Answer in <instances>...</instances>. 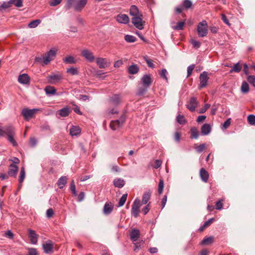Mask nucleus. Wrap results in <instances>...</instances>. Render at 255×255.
<instances>
[{
  "mask_svg": "<svg viewBox=\"0 0 255 255\" xmlns=\"http://www.w3.org/2000/svg\"><path fill=\"white\" fill-rule=\"evenodd\" d=\"M88 0H66L65 7L69 9L73 7L76 11H81L86 5Z\"/></svg>",
  "mask_w": 255,
  "mask_h": 255,
  "instance_id": "f257e3e1",
  "label": "nucleus"
},
{
  "mask_svg": "<svg viewBox=\"0 0 255 255\" xmlns=\"http://www.w3.org/2000/svg\"><path fill=\"white\" fill-rule=\"evenodd\" d=\"M57 49L52 48L41 57L36 58L37 61H42L44 65H46L55 57Z\"/></svg>",
  "mask_w": 255,
  "mask_h": 255,
  "instance_id": "f03ea898",
  "label": "nucleus"
},
{
  "mask_svg": "<svg viewBox=\"0 0 255 255\" xmlns=\"http://www.w3.org/2000/svg\"><path fill=\"white\" fill-rule=\"evenodd\" d=\"M207 23L206 20H202L197 26V32L200 37H204L207 34Z\"/></svg>",
  "mask_w": 255,
  "mask_h": 255,
  "instance_id": "7ed1b4c3",
  "label": "nucleus"
},
{
  "mask_svg": "<svg viewBox=\"0 0 255 255\" xmlns=\"http://www.w3.org/2000/svg\"><path fill=\"white\" fill-rule=\"evenodd\" d=\"M141 205L140 200L138 198H136L133 203L131 208V214L135 218L138 216Z\"/></svg>",
  "mask_w": 255,
  "mask_h": 255,
  "instance_id": "20e7f679",
  "label": "nucleus"
},
{
  "mask_svg": "<svg viewBox=\"0 0 255 255\" xmlns=\"http://www.w3.org/2000/svg\"><path fill=\"white\" fill-rule=\"evenodd\" d=\"M126 120L125 116H122L119 120L113 121L111 122L110 127L111 128L115 130L118 128L122 126Z\"/></svg>",
  "mask_w": 255,
  "mask_h": 255,
  "instance_id": "39448f33",
  "label": "nucleus"
},
{
  "mask_svg": "<svg viewBox=\"0 0 255 255\" xmlns=\"http://www.w3.org/2000/svg\"><path fill=\"white\" fill-rule=\"evenodd\" d=\"M96 62L99 67L101 69L106 68L109 67L111 65L110 60L107 58L97 57L96 59Z\"/></svg>",
  "mask_w": 255,
  "mask_h": 255,
  "instance_id": "423d86ee",
  "label": "nucleus"
},
{
  "mask_svg": "<svg viewBox=\"0 0 255 255\" xmlns=\"http://www.w3.org/2000/svg\"><path fill=\"white\" fill-rule=\"evenodd\" d=\"M209 80V77L208 76V72L206 71H203L202 73L200 74L199 76V88L202 89L205 87L208 84V80Z\"/></svg>",
  "mask_w": 255,
  "mask_h": 255,
  "instance_id": "0eeeda50",
  "label": "nucleus"
},
{
  "mask_svg": "<svg viewBox=\"0 0 255 255\" xmlns=\"http://www.w3.org/2000/svg\"><path fill=\"white\" fill-rule=\"evenodd\" d=\"M141 15L133 17L131 19V21L135 27L139 30L143 28L144 22L142 20Z\"/></svg>",
  "mask_w": 255,
  "mask_h": 255,
  "instance_id": "6e6552de",
  "label": "nucleus"
},
{
  "mask_svg": "<svg viewBox=\"0 0 255 255\" xmlns=\"http://www.w3.org/2000/svg\"><path fill=\"white\" fill-rule=\"evenodd\" d=\"M8 133L6 135L7 136V139L9 142H10L13 146H16L17 145V143L16 141L14 139V136L15 134V128H10L8 129Z\"/></svg>",
  "mask_w": 255,
  "mask_h": 255,
  "instance_id": "1a4fd4ad",
  "label": "nucleus"
},
{
  "mask_svg": "<svg viewBox=\"0 0 255 255\" xmlns=\"http://www.w3.org/2000/svg\"><path fill=\"white\" fill-rule=\"evenodd\" d=\"M81 55L89 62H93L95 57L93 53L88 49H84L81 52Z\"/></svg>",
  "mask_w": 255,
  "mask_h": 255,
  "instance_id": "9d476101",
  "label": "nucleus"
},
{
  "mask_svg": "<svg viewBox=\"0 0 255 255\" xmlns=\"http://www.w3.org/2000/svg\"><path fill=\"white\" fill-rule=\"evenodd\" d=\"M140 81L142 86H145L146 87L149 88L152 82L151 75L149 74L144 75L141 77Z\"/></svg>",
  "mask_w": 255,
  "mask_h": 255,
  "instance_id": "9b49d317",
  "label": "nucleus"
},
{
  "mask_svg": "<svg viewBox=\"0 0 255 255\" xmlns=\"http://www.w3.org/2000/svg\"><path fill=\"white\" fill-rule=\"evenodd\" d=\"M54 244L53 242L48 240L42 245V248L45 254H50L53 252Z\"/></svg>",
  "mask_w": 255,
  "mask_h": 255,
  "instance_id": "f8f14e48",
  "label": "nucleus"
},
{
  "mask_svg": "<svg viewBox=\"0 0 255 255\" xmlns=\"http://www.w3.org/2000/svg\"><path fill=\"white\" fill-rule=\"evenodd\" d=\"M198 102L195 97H191L188 104L186 105L187 108L191 112L195 111L198 105Z\"/></svg>",
  "mask_w": 255,
  "mask_h": 255,
  "instance_id": "ddd939ff",
  "label": "nucleus"
},
{
  "mask_svg": "<svg viewBox=\"0 0 255 255\" xmlns=\"http://www.w3.org/2000/svg\"><path fill=\"white\" fill-rule=\"evenodd\" d=\"M116 20L120 23L127 24L129 21V18L126 14H119L116 17Z\"/></svg>",
  "mask_w": 255,
  "mask_h": 255,
  "instance_id": "4468645a",
  "label": "nucleus"
},
{
  "mask_svg": "<svg viewBox=\"0 0 255 255\" xmlns=\"http://www.w3.org/2000/svg\"><path fill=\"white\" fill-rule=\"evenodd\" d=\"M18 170L17 165L14 164H11L9 166L8 174L9 176L15 177Z\"/></svg>",
  "mask_w": 255,
  "mask_h": 255,
  "instance_id": "2eb2a0df",
  "label": "nucleus"
},
{
  "mask_svg": "<svg viewBox=\"0 0 255 255\" xmlns=\"http://www.w3.org/2000/svg\"><path fill=\"white\" fill-rule=\"evenodd\" d=\"M62 78V76L61 74H56L49 75L47 79L50 83L54 84L61 80Z\"/></svg>",
  "mask_w": 255,
  "mask_h": 255,
  "instance_id": "dca6fc26",
  "label": "nucleus"
},
{
  "mask_svg": "<svg viewBox=\"0 0 255 255\" xmlns=\"http://www.w3.org/2000/svg\"><path fill=\"white\" fill-rule=\"evenodd\" d=\"M29 77L27 74L24 73L20 75L18 78V81L23 85H26L29 83Z\"/></svg>",
  "mask_w": 255,
  "mask_h": 255,
  "instance_id": "f3484780",
  "label": "nucleus"
},
{
  "mask_svg": "<svg viewBox=\"0 0 255 255\" xmlns=\"http://www.w3.org/2000/svg\"><path fill=\"white\" fill-rule=\"evenodd\" d=\"M28 231L31 243L33 245L36 244L37 243L38 236L35 231L31 229H28Z\"/></svg>",
  "mask_w": 255,
  "mask_h": 255,
  "instance_id": "a211bd4d",
  "label": "nucleus"
},
{
  "mask_svg": "<svg viewBox=\"0 0 255 255\" xmlns=\"http://www.w3.org/2000/svg\"><path fill=\"white\" fill-rule=\"evenodd\" d=\"M44 91L47 95L48 96H51L53 95H60V94L56 93V89L52 86H47L44 89Z\"/></svg>",
  "mask_w": 255,
  "mask_h": 255,
  "instance_id": "6ab92c4d",
  "label": "nucleus"
},
{
  "mask_svg": "<svg viewBox=\"0 0 255 255\" xmlns=\"http://www.w3.org/2000/svg\"><path fill=\"white\" fill-rule=\"evenodd\" d=\"M21 114L26 120H28L30 118H32L34 115L31 109H28L27 108H24L22 110Z\"/></svg>",
  "mask_w": 255,
  "mask_h": 255,
  "instance_id": "aec40b11",
  "label": "nucleus"
},
{
  "mask_svg": "<svg viewBox=\"0 0 255 255\" xmlns=\"http://www.w3.org/2000/svg\"><path fill=\"white\" fill-rule=\"evenodd\" d=\"M211 131V127L209 124H205L201 128V134L203 135L209 134Z\"/></svg>",
  "mask_w": 255,
  "mask_h": 255,
  "instance_id": "412c9836",
  "label": "nucleus"
},
{
  "mask_svg": "<svg viewBox=\"0 0 255 255\" xmlns=\"http://www.w3.org/2000/svg\"><path fill=\"white\" fill-rule=\"evenodd\" d=\"M68 178L65 176H61L57 181V185L60 189H62L67 184Z\"/></svg>",
  "mask_w": 255,
  "mask_h": 255,
  "instance_id": "4be33fe9",
  "label": "nucleus"
},
{
  "mask_svg": "<svg viewBox=\"0 0 255 255\" xmlns=\"http://www.w3.org/2000/svg\"><path fill=\"white\" fill-rule=\"evenodd\" d=\"M130 239L133 242L137 241L139 237V231L137 229H133L131 231L130 234Z\"/></svg>",
  "mask_w": 255,
  "mask_h": 255,
  "instance_id": "5701e85b",
  "label": "nucleus"
},
{
  "mask_svg": "<svg viewBox=\"0 0 255 255\" xmlns=\"http://www.w3.org/2000/svg\"><path fill=\"white\" fill-rule=\"evenodd\" d=\"M81 128L78 126H72L70 129V134L72 136H77L81 133Z\"/></svg>",
  "mask_w": 255,
  "mask_h": 255,
  "instance_id": "b1692460",
  "label": "nucleus"
},
{
  "mask_svg": "<svg viewBox=\"0 0 255 255\" xmlns=\"http://www.w3.org/2000/svg\"><path fill=\"white\" fill-rule=\"evenodd\" d=\"M114 208L113 205L110 203H106L104 206L103 212L106 215L110 214L113 211Z\"/></svg>",
  "mask_w": 255,
  "mask_h": 255,
  "instance_id": "393cba45",
  "label": "nucleus"
},
{
  "mask_svg": "<svg viewBox=\"0 0 255 255\" xmlns=\"http://www.w3.org/2000/svg\"><path fill=\"white\" fill-rule=\"evenodd\" d=\"M200 176L202 180L204 182H207L209 179V174L208 172L203 168L200 171Z\"/></svg>",
  "mask_w": 255,
  "mask_h": 255,
  "instance_id": "a878e982",
  "label": "nucleus"
},
{
  "mask_svg": "<svg viewBox=\"0 0 255 255\" xmlns=\"http://www.w3.org/2000/svg\"><path fill=\"white\" fill-rule=\"evenodd\" d=\"M14 127L11 125H8L5 127L0 126V137H3L6 135L8 133V129L11 128H13Z\"/></svg>",
  "mask_w": 255,
  "mask_h": 255,
  "instance_id": "bb28decb",
  "label": "nucleus"
},
{
  "mask_svg": "<svg viewBox=\"0 0 255 255\" xmlns=\"http://www.w3.org/2000/svg\"><path fill=\"white\" fill-rule=\"evenodd\" d=\"M129 13L133 17L140 15L141 14L139 13L138 8L135 5H132L129 9Z\"/></svg>",
  "mask_w": 255,
  "mask_h": 255,
  "instance_id": "cd10ccee",
  "label": "nucleus"
},
{
  "mask_svg": "<svg viewBox=\"0 0 255 255\" xmlns=\"http://www.w3.org/2000/svg\"><path fill=\"white\" fill-rule=\"evenodd\" d=\"M114 185L116 187L122 188L125 184V181L121 178H116L114 180Z\"/></svg>",
  "mask_w": 255,
  "mask_h": 255,
  "instance_id": "c85d7f7f",
  "label": "nucleus"
},
{
  "mask_svg": "<svg viewBox=\"0 0 255 255\" xmlns=\"http://www.w3.org/2000/svg\"><path fill=\"white\" fill-rule=\"evenodd\" d=\"M151 192L148 191L144 193L142 198V204H146L149 200L151 197Z\"/></svg>",
  "mask_w": 255,
  "mask_h": 255,
  "instance_id": "c756f323",
  "label": "nucleus"
},
{
  "mask_svg": "<svg viewBox=\"0 0 255 255\" xmlns=\"http://www.w3.org/2000/svg\"><path fill=\"white\" fill-rule=\"evenodd\" d=\"M110 101L114 105H118L121 102V96L120 95L115 94L110 98Z\"/></svg>",
  "mask_w": 255,
  "mask_h": 255,
  "instance_id": "7c9ffc66",
  "label": "nucleus"
},
{
  "mask_svg": "<svg viewBox=\"0 0 255 255\" xmlns=\"http://www.w3.org/2000/svg\"><path fill=\"white\" fill-rule=\"evenodd\" d=\"M70 109L68 107H64L61 110H59L58 113L59 115L62 117H66L68 116L70 113Z\"/></svg>",
  "mask_w": 255,
  "mask_h": 255,
  "instance_id": "2f4dec72",
  "label": "nucleus"
},
{
  "mask_svg": "<svg viewBox=\"0 0 255 255\" xmlns=\"http://www.w3.org/2000/svg\"><path fill=\"white\" fill-rule=\"evenodd\" d=\"M139 71V68L135 64H132L129 66L128 68V72L130 74H135Z\"/></svg>",
  "mask_w": 255,
  "mask_h": 255,
  "instance_id": "473e14b6",
  "label": "nucleus"
},
{
  "mask_svg": "<svg viewBox=\"0 0 255 255\" xmlns=\"http://www.w3.org/2000/svg\"><path fill=\"white\" fill-rule=\"evenodd\" d=\"M25 170H24V168L23 167H22L21 168V169H20V176H19V179H18L19 183V188H20V187H21L20 184L23 182V181L25 178Z\"/></svg>",
  "mask_w": 255,
  "mask_h": 255,
  "instance_id": "72a5a7b5",
  "label": "nucleus"
},
{
  "mask_svg": "<svg viewBox=\"0 0 255 255\" xmlns=\"http://www.w3.org/2000/svg\"><path fill=\"white\" fill-rule=\"evenodd\" d=\"M242 69V66L240 64V62L236 63L233 67V68L230 70V73H232L235 72L236 73H239Z\"/></svg>",
  "mask_w": 255,
  "mask_h": 255,
  "instance_id": "f704fd0d",
  "label": "nucleus"
},
{
  "mask_svg": "<svg viewBox=\"0 0 255 255\" xmlns=\"http://www.w3.org/2000/svg\"><path fill=\"white\" fill-rule=\"evenodd\" d=\"M191 131V138L194 139H197L199 137V131L195 127L191 128L190 129Z\"/></svg>",
  "mask_w": 255,
  "mask_h": 255,
  "instance_id": "c9c22d12",
  "label": "nucleus"
},
{
  "mask_svg": "<svg viewBox=\"0 0 255 255\" xmlns=\"http://www.w3.org/2000/svg\"><path fill=\"white\" fill-rule=\"evenodd\" d=\"M63 62L66 64H75L76 60L72 56H68L63 59Z\"/></svg>",
  "mask_w": 255,
  "mask_h": 255,
  "instance_id": "e433bc0d",
  "label": "nucleus"
},
{
  "mask_svg": "<svg viewBox=\"0 0 255 255\" xmlns=\"http://www.w3.org/2000/svg\"><path fill=\"white\" fill-rule=\"evenodd\" d=\"M214 238L212 236L205 238L201 241V244L202 245H207L211 244L213 242Z\"/></svg>",
  "mask_w": 255,
  "mask_h": 255,
  "instance_id": "4c0bfd02",
  "label": "nucleus"
},
{
  "mask_svg": "<svg viewBox=\"0 0 255 255\" xmlns=\"http://www.w3.org/2000/svg\"><path fill=\"white\" fill-rule=\"evenodd\" d=\"M148 89V88L142 85V87L138 88L136 95L139 96L143 95L147 92Z\"/></svg>",
  "mask_w": 255,
  "mask_h": 255,
  "instance_id": "58836bf2",
  "label": "nucleus"
},
{
  "mask_svg": "<svg viewBox=\"0 0 255 255\" xmlns=\"http://www.w3.org/2000/svg\"><path fill=\"white\" fill-rule=\"evenodd\" d=\"M41 20L40 19H35L31 21L28 25V27L31 28H36L40 23Z\"/></svg>",
  "mask_w": 255,
  "mask_h": 255,
  "instance_id": "ea45409f",
  "label": "nucleus"
},
{
  "mask_svg": "<svg viewBox=\"0 0 255 255\" xmlns=\"http://www.w3.org/2000/svg\"><path fill=\"white\" fill-rule=\"evenodd\" d=\"M128 197V194H124L122 195L118 203V207H120L125 204Z\"/></svg>",
  "mask_w": 255,
  "mask_h": 255,
  "instance_id": "a19ab883",
  "label": "nucleus"
},
{
  "mask_svg": "<svg viewBox=\"0 0 255 255\" xmlns=\"http://www.w3.org/2000/svg\"><path fill=\"white\" fill-rule=\"evenodd\" d=\"M66 72L71 75H77L78 74V71L77 68L74 67H71L70 68H68Z\"/></svg>",
  "mask_w": 255,
  "mask_h": 255,
  "instance_id": "79ce46f5",
  "label": "nucleus"
},
{
  "mask_svg": "<svg viewBox=\"0 0 255 255\" xmlns=\"http://www.w3.org/2000/svg\"><path fill=\"white\" fill-rule=\"evenodd\" d=\"M136 38L135 37H134L133 35H126L125 36V40L127 42L129 43H132L135 41Z\"/></svg>",
  "mask_w": 255,
  "mask_h": 255,
  "instance_id": "37998d69",
  "label": "nucleus"
},
{
  "mask_svg": "<svg viewBox=\"0 0 255 255\" xmlns=\"http://www.w3.org/2000/svg\"><path fill=\"white\" fill-rule=\"evenodd\" d=\"M249 91L248 84L246 82H243L241 86V91L243 93H247Z\"/></svg>",
  "mask_w": 255,
  "mask_h": 255,
  "instance_id": "c03bdc74",
  "label": "nucleus"
},
{
  "mask_svg": "<svg viewBox=\"0 0 255 255\" xmlns=\"http://www.w3.org/2000/svg\"><path fill=\"white\" fill-rule=\"evenodd\" d=\"M177 122L180 125H184L186 123V120L183 115H178L176 117Z\"/></svg>",
  "mask_w": 255,
  "mask_h": 255,
  "instance_id": "a18cd8bd",
  "label": "nucleus"
},
{
  "mask_svg": "<svg viewBox=\"0 0 255 255\" xmlns=\"http://www.w3.org/2000/svg\"><path fill=\"white\" fill-rule=\"evenodd\" d=\"M10 5L13 4L17 7H20L22 6V0H10Z\"/></svg>",
  "mask_w": 255,
  "mask_h": 255,
  "instance_id": "49530a36",
  "label": "nucleus"
},
{
  "mask_svg": "<svg viewBox=\"0 0 255 255\" xmlns=\"http://www.w3.org/2000/svg\"><path fill=\"white\" fill-rule=\"evenodd\" d=\"M10 6V0L6 2L3 1L1 5H0V11L3 9H6Z\"/></svg>",
  "mask_w": 255,
  "mask_h": 255,
  "instance_id": "de8ad7c7",
  "label": "nucleus"
},
{
  "mask_svg": "<svg viewBox=\"0 0 255 255\" xmlns=\"http://www.w3.org/2000/svg\"><path fill=\"white\" fill-rule=\"evenodd\" d=\"M143 59L146 62L147 66L151 68H154V64L153 63L152 61L150 60L147 56H145L143 57Z\"/></svg>",
  "mask_w": 255,
  "mask_h": 255,
  "instance_id": "09e8293b",
  "label": "nucleus"
},
{
  "mask_svg": "<svg viewBox=\"0 0 255 255\" xmlns=\"http://www.w3.org/2000/svg\"><path fill=\"white\" fill-rule=\"evenodd\" d=\"M248 121L250 125L255 126V116L250 115L248 117Z\"/></svg>",
  "mask_w": 255,
  "mask_h": 255,
  "instance_id": "8fccbe9b",
  "label": "nucleus"
},
{
  "mask_svg": "<svg viewBox=\"0 0 255 255\" xmlns=\"http://www.w3.org/2000/svg\"><path fill=\"white\" fill-rule=\"evenodd\" d=\"M164 187V182L162 179H160L158 184V192L159 194H161L163 190Z\"/></svg>",
  "mask_w": 255,
  "mask_h": 255,
  "instance_id": "3c124183",
  "label": "nucleus"
},
{
  "mask_svg": "<svg viewBox=\"0 0 255 255\" xmlns=\"http://www.w3.org/2000/svg\"><path fill=\"white\" fill-rule=\"evenodd\" d=\"M167 74H168V72L165 69H162L161 70V71L159 72V75H160V77H162V78L164 79L166 81L168 79L167 76Z\"/></svg>",
  "mask_w": 255,
  "mask_h": 255,
  "instance_id": "603ef678",
  "label": "nucleus"
},
{
  "mask_svg": "<svg viewBox=\"0 0 255 255\" xmlns=\"http://www.w3.org/2000/svg\"><path fill=\"white\" fill-rule=\"evenodd\" d=\"M184 22L183 21H180L177 23V25L173 27L175 30H182L183 29Z\"/></svg>",
  "mask_w": 255,
  "mask_h": 255,
  "instance_id": "864d4df0",
  "label": "nucleus"
},
{
  "mask_svg": "<svg viewBox=\"0 0 255 255\" xmlns=\"http://www.w3.org/2000/svg\"><path fill=\"white\" fill-rule=\"evenodd\" d=\"M183 5L185 8L187 9L190 8L192 5V2L190 0H184Z\"/></svg>",
  "mask_w": 255,
  "mask_h": 255,
  "instance_id": "5fc2aeb1",
  "label": "nucleus"
},
{
  "mask_svg": "<svg viewBox=\"0 0 255 255\" xmlns=\"http://www.w3.org/2000/svg\"><path fill=\"white\" fill-rule=\"evenodd\" d=\"M206 148V144L205 143L201 144L195 148L197 152L200 153L202 152Z\"/></svg>",
  "mask_w": 255,
  "mask_h": 255,
  "instance_id": "6e6d98bb",
  "label": "nucleus"
},
{
  "mask_svg": "<svg viewBox=\"0 0 255 255\" xmlns=\"http://www.w3.org/2000/svg\"><path fill=\"white\" fill-rule=\"evenodd\" d=\"M248 81L254 87H255V76L254 75L248 76L247 78Z\"/></svg>",
  "mask_w": 255,
  "mask_h": 255,
  "instance_id": "4d7b16f0",
  "label": "nucleus"
},
{
  "mask_svg": "<svg viewBox=\"0 0 255 255\" xmlns=\"http://www.w3.org/2000/svg\"><path fill=\"white\" fill-rule=\"evenodd\" d=\"M62 0H51L49 2V5L51 6H55L58 4H59Z\"/></svg>",
  "mask_w": 255,
  "mask_h": 255,
  "instance_id": "13d9d810",
  "label": "nucleus"
},
{
  "mask_svg": "<svg viewBox=\"0 0 255 255\" xmlns=\"http://www.w3.org/2000/svg\"><path fill=\"white\" fill-rule=\"evenodd\" d=\"M194 67L195 65L194 64L190 65L187 67V77H189L191 75Z\"/></svg>",
  "mask_w": 255,
  "mask_h": 255,
  "instance_id": "bf43d9fd",
  "label": "nucleus"
},
{
  "mask_svg": "<svg viewBox=\"0 0 255 255\" xmlns=\"http://www.w3.org/2000/svg\"><path fill=\"white\" fill-rule=\"evenodd\" d=\"M191 43L193 45V46L194 47V48H196V49L199 48L201 45V43L199 41H197L196 40H194V39H192L191 40Z\"/></svg>",
  "mask_w": 255,
  "mask_h": 255,
  "instance_id": "052dcab7",
  "label": "nucleus"
},
{
  "mask_svg": "<svg viewBox=\"0 0 255 255\" xmlns=\"http://www.w3.org/2000/svg\"><path fill=\"white\" fill-rule=\"evenodd\" d=\"M231 118L228 119L223 124L222 127L224 129H227L231 125Z\"/></svg>",
  "mask_w": 255,
  "mask_h": 255,
  "instance_id": "680f3d73",
  "label": "nucleus"
},
{
  "mask_svg": "<svg viewBox=\"0 0 255 255\" xmlns=\"http://www.w3.org/2000/svg\"><path fill=\"white\" fill-rule=\"evenodd\" d=\"M211 105L209 104H206L204 107L200 109L199 113L200 114H203L206 112V111L210 107Z\"/></svg>",
  "mask_w": 255,
  "mask_h": 255,
  "instance_id": "e2e57ef3",
  "label": "nucleus"
},
{
  "mask_svg": "<svg viewBox=\"0 0 255 255\" xmlns=\"http://www.w3.org/2000/svg\"><path fill=\"white\" fill-rule=\"evenodd\" d=\"M28 255H38L37 250L35 248H29Z\"/></svg>",
  "mask_w": 255,
  "mask_h": 255,
  "instance_id": "0e129e2a",
  "label": "nucleus"
},
{
  "mask_svg": "<svg viewBox=\"0 0 255 255\" xmlns=\"http://www.w3.org/2000/svg\"><path fill=\"white\" fill-rule=\"evenodd\" d=\"M221 18L222 20L223 21V22L226 23L227 25L230 26L231 24L229 22V21L228 19L227 18V16L224 14H221Z\"/></svg>",
  "mask_w": 255,
  "mask_h": 255,
  "instance_id": "69168bd1",
  "label": "nucleus"
},
{
  "mask_svg": "<svg viewBox=\"0 0 255 255\" xmlns=\"http://www.w3.org/2000/svg\"><path fill=\"white\" fill-rule=\"evenodd\" d=\"M5 237L9 239H12L14 237V234L10 230H8L6 233H5Z\"/></svg>",
  "mask_w": 255,
  "mask_h": 255,
  "instance_id": "338daca9",
  "label": "nucleus"
},
{
  "mask_svg": "<svg viewBox=\"0 0 255 255\" xmlns=\"http://www.w3.org/2000/svg\"><path fill=\"white\" fill-rule=\"evenodd\" d=\"M161 160L156 159L155 160V164L153 165V167L155 169H157L161 166Z\"/></svg>",
  "mask_w": 255,
  "mask_h": 255,
  "instance_id": "774afa93",
  "label": "nucleus"
}]
</instances>
